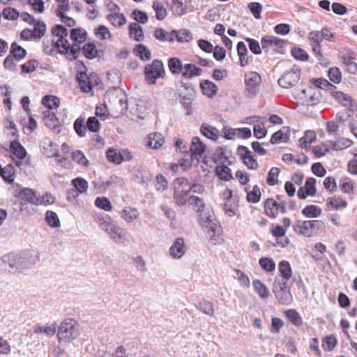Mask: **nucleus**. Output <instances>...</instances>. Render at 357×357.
Wrapping results in <instances>:
<instances>
[{
    "mask_svg": "<svg viewBox=\"0 0 357 357\" xmlns=\"http://www.w3.org/2000/svg\"><path fill=\"white\" fill-rule=\"evenodd\" d=\"M260 189L257 185H255L253 186L252 190L247 193L246 199L249 203L256 204L260 201Z\"/></svg>",
    "mask_w": 357,
    "mask_h": 357,
    "instance_id": "obj_50",
    "label": "nucleus"
},
{
    "mask_svg": "<svg viewBox=\"0 0 357 357\" xmlns=\"http://www.w3.org/2000/svg\"><path fill=\"white\" fill-rule=\"evenodd\" d=\"M10 54L14 56L15 60L20 61L26 57L27 52L16 42H13L10 45Z\"/></svg>",
    "mask_w": 357,
    "mask_h": 357,
    "instance_id": "obj_30",
    "label": "nucleus"
},
{
    "mask_svg": "<svg viewBox=\"0 0 357 357\" xmlns=\"http://www.w3.org/2000/svg\"><path fill=\"white\" fill-rule=\"evenodd\" d=\"M199 222L202 227L208 229L207 232L210 237L215 236L218 225L216 223L213 222L209 215H206V214L200 213Z\"/></svg>",
    "mask_w": 357,
    "mask_h": 357,
    "instance_id": "obj_16",
    "label": "nucleus"
},
{
    "mask_svg": "<svg viewBox=\"0 0 357 357\" xmlns=\"http://www.w3.org/2000/svg\"><path fill=\"white\" fill-rule=\"evenodd\" d=\"M39 63L36 59H31L26 63L21 65V73L23 74L33 72L38 67Z\"/></svg>",
    "mask_w": 357,
    "mask_h": 357,
    "instance_id": "obj_64",
    "label": "nucleus"
},
{
    "mask_svg": "<svg viewBox=\"0 0 357 357\" xmlns=\"http://www.w3.org/2000/svg\"><path fill=\"white\" fill-rule=\"evenodd\" d=\"M337 345V339L335 335H331L323 339L322 347L325 351H331Z\"/></svg>",
    "mask_w": 357,
    "mask_h": 357,
    "instance_id": "obj_61",
    "label": "nucleus"
},
{
    "mask_svg": "<svg viewBox=\"0 0 357 357\" xmlns=\"http://www.w3.org/2000/svg\"><path fill=\"white\" fill-rule=\"evenodd\" d=\"M3 264H8L9 271H22L33 266L39 261L38 253L34 250H24L20 252H10L0 259Z\"/></svg>",
    "mask_w": 357,
    "mask_h": 357,
    "instance_id": "obj_1",
    "label": "nucleus"
},
{
    "mask_svg": "<svg viewBox=\"0 0 357 357\" xmlns=\"http://www.w3.org/2000/svg\"><path fill=\"white\" fill-rule=\"evenodd\" d=\"M71 158L73 161H75V162L80 165L88 167L89 165V160H87L83 152L80 150L73 151L71 154Z\"/></svg>",
    "mask_w": 357,
    "mask_h": 357,
    "instance_id": "obj_55",
    "label": "nucleus"
},
{
    "mask_svg": "<svg viewBox=\"0 0 357 357\" xmlns=\"http://www.w3.org/2000/svg\"><path fill=\"white\" fill-rule=\"evenodd\" d=\"M82 52L87 59L92 60L100 57V53L102 51L98 50L94 43L88 42L82 47Z\"/></svg>",
    "mask_w": 357,
    "mask_h": 357,
    "instance_id": "obj_17",
    "label": "nucleus"
},
{
    "mask_svg": "<svg viewBox=\"0 0 357 357\" xmlns=\"http://www.w3.org/2000/svg\"><path fill=\"white\" fill-rule=\"evenodd\" d=\"M200 132L205 137L213 141H216L220 136V132L215 127L205 123L202 124Z\"/></svg>",
    "mask_w": 357,
    "mask_h": 357,
    "instance_id": "obj_24",
    "label": "nucleus"
},
{
    "mask_svg": "<svg viewBox=\"0 0 357 357\" xmlns=\"http://www.w3.org/2000/svg\"><path fill=\"white\" fill-rule=\"evenodd\" d=\"M72 185L75 187V188L79 192L84 193L88 189V182L83 178L77 177L73 178L71 181Z\"/></svg>",
    "mask_w": 357,
    "mask_h": 357,
    "instance_id": "obj_53",
    "label": "nucleus"
},
{
    "mask_svg": "<svg viewBox=\"0 0 357 357\" xmlns=\"http://www.w3.org/2000/svg\"><path fill=\"white\" fill-rule=\"evenodd\" d=\"M328 77L334 84H339L342 81V73L337 67H332L328 71Z\"/></svg>",
    "mask_w": 357,
    "mask_h": 357,
    "instance_id": "obj_59",
    "label": "nucleus"
},
{
    "mask_svg": "<svg viewBox=\"0 0 357 357\" xmlns=\"http://www.w3.org/2000/svg\"><path fill=\"white\" fill-rule=\"evenodd\" d=\"M17 196L21 199L20 202L38 206V195L34 189L22 188L19 190Z\"/></svg>",
    "mask_w": 357,
    "mask_h": 357,
    "instance_id": "obj_13",
    "label": "nucleus"
},
{
    "mask_svg": "<svg viewBox=\"0 0 357 357\" xmlns=\"http://www.w3.org/2000/svg\"><path fill=\"white\" fill-rule=\"evenodd\" d=\"M291 56L298 61H306L309 59L307 52L301 47H292L291 50Z\"/></svg>",
    "mask_w": 357,
    "mask_h": 357,
    "instance_id": "obj_47",
    "label": "nucleus"
},
{
    "mask_svg": "<svg viewBox=\"0 0 357 357\" xmlns=\"http://www.w3.org/2000/svg\"><path fill=\"white\" fill-rule=\"evenodd\" d=\"M285 314L289 321L294 326H300L303 324V319L296 310H288L286 311Z\"/></svg>",
    "mask_w": 357,
    "mask_h": 357,
    "instance_id": "obj_42",
    "label": "nucleus"
},
{
    "mask_svg": "<svg viewBox=\"0 0 357 357\" xmlns=\"http://www.w3.org/2000/svg\"><path fill=\"white\" fill-rule=\"evenodd\" d=\"M344 107H346L350 112H354L357 110L356 102L348 94L345 93L340 102Z\"/></svg>",
    "mask_w": 357,
    "mask_h": 357,
    "instance_id": "obj_56",
    "label": "nucleus"
},
{
    "mask_svg": "<svg viewBox=\"0 0 357 357\" xmlns=\"http://www.w3.org/2000/svg\"><path fill=\"white\" fill-rule=\"evenodd\" d=\"M70 38L73 42H76L78 39L80 42H85L87 39V33L82 28H74L70 31Z\"/></svg>",
    "mask_w": 357,
    "mask_h": 357,
    "instance_id": "obj_40",
    "label": "nucleus"
},
{
    "mask_svg": "<svg viewBox=\"0 0 357 357\" xmlns=\"http://www.w3.org/2000/svg\"><path fill=\"white\" fill-rule=\"evenodd\" d=\"M3 17L7 20H15L20 17V13L12 7L4 8L2 11Z\"/></svg>",
    "mask_w": 357,
    "mask_h": 357,
    "instance_id": "obj_60",
    "label": "nucleus"
},
{
    "mask_svg": "<svg viewBox=\"0 0 357 357\" xmlns=\"http://www.w3.org/2000/svg\"><path fill=\"white\" fill-rule=\"evenodd\" d=\"M0 176L6 183L13 184L14 183L15 176V168L13 165L12 164H8L3 167V170L1 171Z\"/></svg>",
    "mask_w": 357,
    "mask_h": 357,
    "instance_id": "obj_31",
    "label": "nucleus"
},
{
    "mask_svg": "<svg viewBox=\"0 0 357 357\" xmlns=\"http://www.w3.org/2000/svg\"><path fill=\"white\" fill-rule=\"evenodd\" d=\"M185 243L183 238H177L169 248L170 255L174 258H181L185 253Z\"/></svg>",
    "mask_w": 357,
    "mask_h": 357,
    "instance_id": "obj_19",
    "label": "nucleus"
},
{
    "mask_svg": "<svg viewBox=\"0 0 357 357\" xmlns=\"http://www.w3.org/2000/svg\"><path fill=\"white\" fill-rule=\"evenodd\" d=\"M206 145L200 140L199 137H194L192 139V144L190 146L189 157L192 160L195 158L197 162H199L198 157H201L205 152Z\"/></svg>",
    "mask_w": 357,
    "mask_h": 357,
    "instance_id": "obj_12",
    "label": "nucleus"
},
{
    "mask_svg": "<svg viewBox=\"0 0 357 357\" xmlns=\"http://www.w3.org/2000/svg\"><path fill=\"white\" fill-rule=\"evenodd\" d=\"M44 107L49 109L57 108L60 104V99L55 96L46 95L42 98L41 101Z\"/></svg>",
    "mask_w": 357,
    "mask_h": 357,
    "instance_id": "obj_39",
    "label": "nucleus"
},
{
    "mask_svg": "<svg viewBox=\"0 0 357 357\" xmlns=\"http://www.w3.org/2000/svg\"><path fill=\"white\" fill-rule=\"evenodd\" d=\"M101 227L115 243L119 244L124 243L125 236L123 229L116 223L112 221L110 218L104 220L101 222Z\"/></svg>",
    "mask_w": 357,
    "mask_h": 357,
    "instance_id": "obj_8",
    "label": "nucleus"
},
{
    "mask_svg": "<svg viewBox=\"0 0 357 357\" xmlns=\"http://www.w3.org/2000/svg\"><path fill=\"white\" fill-rule=\"evenodd\" d=\"M199 86L202 93L208 98H213L217 94L218 91V86L212 81L208 79L202 80Z\"/></svg>",
    "mask_w": 357,
    "mask_h": 357,
    "instance_id": "obj_18",
    "label": "nucleus"
},
{
    "mask_svg": "<svg viewBox=\"0 0 357 357\" xmlns=\"http://www.w3.org/2000/svg\"><path fill=\"white\" fill-rule=\"evenodd\" d=\"M261 82L260 75L254 71H250L245 75V91L248 96L255 97L259 91V86Z\"/></svg>",
    "mask_w": 357,
    "mask_h": 357,
    "instance_id": "obj_10",
    "label": "nucleus"
},
{
    "mask_svg": "<svg viewBox=\"0 0 357 357\" xmlns=\"http://www.w3.org/2000/svg\"><path fill=\"white\" fill-rule=\"evenodd\" d=\"M34 27L32 31L33 37L35 38L40 39L45 34L47 26L44 22L40 20H37L35 23H33Z\"/></svg>",
    "mask_w": 357,
    "mask_h": 357,
    "instance_id": "obj_43",
    "label": "nucleus"
},
{
    "mask_svg": "<svg viewBox=\"0 0 357 357\" xmlns=\"http://www.w3.org/2000/svg\"><path fill=\"white\" fill-rule=\"evenodd\" d=\"M155 12V17L158 20H163L167 16V10L159 2L154 1L152 6Z\"/></svg>",
    "mask_w": 357,
    "mask_h": 357,
    "instance_id": "obj_63",
    "label": "nucleus"
},
{
    "mask_svg": "<svg viewBox=\"0 0 357 357\" xmlns=\"http://www.w3.org/2000/svg\"><path fill=\"white\" fill-rule=\"evenodd\" d=\"M106 157L109 162L116 165H120L123 162L121 151H118L114 148L107 149L106 151Z\"/></svg>",
    "mask_w": 357,
    "mask_h": 357,
    "instance_id": "obj_38",
    "label": "nucleus"
},
{
    "mask_svg": "<svg viewBox=\"0 0 357 357\" xmlns=\"http://www.w3.org/2000/svg\"><path fill=\"white\" fill-rule=\"evenodd\" d=\"M215 173L218 177L222 181H229L233 179L231 170L226 165L218 166L215 168Z\"/></svg>",
    "mask_w": 357,
    "mask_h": 357,
    "instance_id": "obj_37",
    "label": "nucleus"
},
{
    "mask_svg": "<svg viewBox=\"0 0 357 357\" xmlns=\"http://www.w3.org/2000/svg\"><path fill=\"white\" fill-rule=\"evenodd\" d=\"M323 225L324 222L319 220H296L293 225V230L298 234L305 237H311L319 231Z\"/></svg>",
    "mask_w": 357,
    "mask_h": 357,
    "instance_id": "obj_5",
    "label": "nucleus"
},
{
    "mask_svg": "<svg viewBox=\"0 0 357 357\" xmlns=\"http://www.w3.org/2000/svg\"><path fill=\"white\" fill-rule=\"evenodd\" d=\"M43 119L45 125L56 133L60 132L59 121L56 114L53 112L46 110L43 112Z\"/></svg>",
    "mask_w": 357,
    "mask_h": 357,
    "instance_id": "obj_14",
    "label": "nucleus"
},
{
    "mask_svg": "<svg viewBox=\"0 0 357 357\" xmlns=\"http://www.w3.org/2000/svg\"><path fill=\"white\" fill-rule=\"evenodd\" d=\"M169 96H168L170 98V96H172V100H177L178 98L180 99V102L183 107L184 109H186V114L190 116L193 112V109L192 107V101L193 99V94H191L190 93H188L187 96H182L180 93H178L175 92L174 90L169 89L167 91Z\"/></svg>",
    "mask_w": 357,
    "mask_h": 357,
    "instance_id": "obj_11",
    "label": "nucleus"
},
{
    "mask_svg": "<svg viewBox=\"0 0 357 357\" xmlns=\"http://www.w3.org/2000/svg\"><path fill=\"white\" fill-rule=\"evenodd\" d=\"M95 205L105 211H110L112 208V204L108 198L107 197H97L95 199Z\"/></svg>",
    "mask_w": 357,
    "mask_h": 357,
    "instance_id": "obj_62",
    "label": "nucleus"
},
{
    "mask_svg": "<svg viewBox=\"0 0 357 357\" xmlns=\"http://www.w3.org/2000/svg\"><path fill=\"white\" fill-rule=\"evenodd\" d=\"M107 20L109 21L111 24L114 26H116V24H115V20H118L117 25L119 26H122L126 23V18L123 13H110L107 15Z\"/></svg>",
    "mask_w": 357,
    "mask_h": 357,
    "instance_id": "obj_48",
    "label": "nucleus"
},
{
    "mask_svg": "<svg viewBox=\"0 0 357 357\" xmlns=\"http://www.w3.org/2000/svg\"><path fill=\"white\" fill-rule=\"evenodd\" d=\"M144 73L146 82L149 85L155 84L159 78L164 79L166 75L162 61L158 59L145 66Z\"/></svg>",
    "mask_w": 357,
    "mask_h": 357,
    "instance_id": "obj_3",
    "label": "nucleus"
},
{
    "mask_svg": "<svg viewBox=\"0 0 357 357\" xmlns=\"http://www.w3.org/2000/svg\"><path fill=\"white\" fill-rule=\"evenodd\" d=\"M33 329L34 333H44L47 337H52L56 333V326L54 324L51 326H41L37 324L33 326Z\"/></svg>",
    "mask_w": 357,
    "mask_h": 357,
    "instance_id": "obj_28",
    "label": "nucleus"
},
{
    "mask_svg": "<svg viewBox=\"0 0 357 357\" xmlns=\"http://www.w3.org/2000/svg\"><path fill=\"white\" fill-rule=\"evenodd\" d=\"M328 206H331L333 208L338 210L341 208H346L347 202L341 197H332L327 201Z\"/></svg>",
    "mask_w": 357,
    "mask_h": 357,
    "instance_id": "obj_51",
    "label": "nucleus"
},
{
    "mask_svg": "<svg viewBox=\"0 0 357 357\" xmlns=\"http://www.w3.org/2000/svg\"><path fill=\"white\" fill-rule=\"evenodd\" d=\"M45 222L51 227H60L61 222L57 214L52 211H47L45 213Z\"/></svg>",
    "mask_w": 357,
    "mask_h": 357,
    "instance_id": "obj_44",
    "label": "nucleus"
},
{
    "mask_svg": "<svg viewBox=\"0 0 357 357\" xmlns=\"http://www.w3.org/2000/svg\"><path fill=\"white\" fill-rule=\"evenodd\" d=\"M167 66L170 73L172 75L182 74L183 66L181 61L178 57H171L167 61Z\"/></svg>",
    "mask_w": 357,
    "mask_h": 357,
    "instance_id": "obj_26",
    "label": "nucleus"
},
{
    "mask_svg": "<svg viewBox=\"0 0 357 357\" xmlns=\"http://www.w3.org/2000/svg\"><path fill=\"white\" fill-rule=\"evenodd\" d=\"M329 143L331 144V149L333 150L340 151L351 146L353 141L348 138L342 137L337 141L331 140Z\"/></svg>",
    "mask_w": 357,
    "mask_h": 357,
    "instance_id": "obj_34",
    "label": "nucleus"
},
{
    "mask_svg": "<svg viewBox=\"0 0 357 357\" xmlns=\"http://www.w3.org/2000/svg\"><path fill=\"white\" fill-rule=\"evenodd\" d=\"M171 35H175L176 40L180 43H189L192 40V33L186 29L172 30Z\"/></svg>",
    "mask_w": 357,
    "mask_h": 357,
    "instance_id": "obj_23",
    "label": "nucleus"
},
{
    "mask_svg": "<svg viewBox=\"0 0 357 357\" xmlns=\"http://www.w3.org/2000/svg\"><path fill=\"white\" fill-rule=\"evenodd\" d=\"M245 40L248 43L249 49L252 53L255 55L261 54L263 49L260 47L258 40L248 37L245 38Z\"/></svg>",
    "mask_w": 357,
    "mask_h": 357,
    "instance_id": "obj_57",
    "label": "nucleus"
},
{
    "mask_svg": "<svg viewBox=\"0 0 357 357\" xmlns=\"http://www.w3.org/2000/svg\"><path fill=\"white\" fill-rule=\"evenodd\" d=\"M287 203L284 201L278 202L273 198H268L264 202L265 214L272 219L276 218L278 213L284 214L287 212Z\"/></svg>",
    "mask_w": 357,
    "mask_h": 357,
    "instance_id": "obj_9",
    "label": "nucleus"
},
{
    "mask_svg": "<svg viewBox=\"0 0 357 357\" xmlns=\"http://www.w3.org/2000/svg\"><path fill=\"white\" fill-rule=\"evenodd\" d=\"M9 149L17 159L23 160L26 157L27 152L25 148L17 140L10 142Z\"/></svg>",
    "mask_w": 357,
    "mask_h": 357,
    "instance_id": "obj_21",
    "label": "nucleus"
},
{
    "mask_svg": "<svg viewBox=\"0 0 357 357\" xmlns=\"http://www.w3.org/2000/svg\"><path fill=\"white\" fill-rule=\"evenodd\" d=\"M133 52L139 57L142 61H149L151 58V52L144 44L139 43L135 45Z\"/></svg>",
    "mask_w": 357,
    "mask_h": 357,
    "instance_id": "obj_29",
    "label": "nucleus"
},
{
    "mask_svg": "<svg viewBox=\"0 0 357 357\" xmlns=\"http://www.w3.org/2000/svg\"><path fill=\"white\" fill-rule=\"evenodd\" d=\"M280 172V169L278 167H272L268 173L266 178V182L268 185L271 186L275 185L276 183H278V177L279 176V174Z\"/></svg>",
    "mask_w": 357,
    "mask_h": 357,
    "instance_id": "obj_58",
    "label": "nucleus"
},
{
    "mask_svg": "<svg viewBox=\"0 0 357 357\" xmlns=\"http://www.w3.org/2000/svg\"><path fill=\"white\" fill-rule=\"evenodd\" d=\"M79 335V324L74 319L68 318L61 322L56 333L59 343H70Z\"/></svg>",
    "mask_w": 357,
    "mask_h": 357,
    "instance_id": "obj_2",
    "label": "nucleus"
},
{
    "mask_svg": "<svg viewBox=\"0 0 357 357\" xmlns=\"http://www.w3.org/2000/svg\"><path fill=\"white\" fill-rule=\"evenodd\" d=\"M149 138L147 146L153 149L160 148L165 142V139L160 133H151L149 135Z\"/></svg>",
    "mask_w": 357,
    "mask_h": 357,
    "instance_id": "obj_32",
    "label": "nucleus"
},
{
    "mask_svg": "<svg viewBox=\"0 0 357 357\" xmlns=\"http://www.w3.org/2000/svg\"><path fill=\"white\" fill-rule=\"evenodd\" d=\"M203 73L202 68L192 63H186L183 66L182 76L185 79H191L194 77L200 76Z\"/></svg>",
    "mask_w": 357,
    "mask_h": 357,
    "instance_id": "obj_20",
    "label": "nucleus"
},
{
    "mask_svg": "<svg viewBox=\"0 0 357 357\" xmlns=\"http://www.w3.org/2000/svg\"><path fill=\"white\" fill-rule=\"evenodd\" d=\"M129 36L135 41H142L144 38L142 27L135 22L130 23L129 24Z\"/></svg>",
    "mask_w": 357,
    "mask_h": 357,
    "instance_id": "obj_25",
    "label": "nucleus"
},
{
    "mask_svg": "<svg viewBox=\"0 0 357 357\" xmlns=\"http://www.w3.org/2000/svg\"><path fill=\"white\" fill-rule=\"evenodd\" d=\"M287 132H289L287 130ZM288 132L284 133L282 130H278L274 132L270 139V143L272 144H276L282 142H286L289 139Z\"/></svg>",
    "mask_w": 357,
    "mask_h": 357,
    "instance_id": "obj_54",
    "label": "nucleus"
},
{
    "mask_svg": "<svg viewBox=\"0 0 357 357\" xmlns=\"http://www.w3.org/2000/svg\"><path fill=\"white\" fill-rule=\"evenodd\" d=\"M272 291L279 304L287 305L293 301L290 287L287 285V282L281 278H275Z\"/></svg>",
    "mask_w": 357,
    "mask_h": 357,
    "instance_id": "obj_4",
    "label": "nucleus"
},
{
    "mask_svg": "<svg viewBox=\"0 0 357 357\" xmlns=\"http://www.w3.org/2000/svg\"><path fill=\"white\" fill-rule=\"evenodd\" d=\"M171 10L174 16L181 17L187 13V6L180 0H172Z\"/></svg>",
    "mask_w": 357,
    "mask_h": 357,
    "instance_id": "obj_36",
    "label": "nucleus"
},
{
    "mask_svg": "<svg viewBox=\"0 0 357 357\" xmlns=\"http://www.w3.org/2000/svg\"><path fill=\"white\" fill-rule=\"evenodd\" d=\"M301 77V68L294 65L289 70L285 71L278 79V85L284 89L295 86Z\"/></svg>",
    "mask_w": 357,
    "mask_h": 357,
    "instance_id": "obj_7",
    "label": "nucleus"
},
{
    "mask_svg": "<svg viewBox=\"0 0 357 357\" xmlns=\"http://www.w3.org/2000/svg\"><path fill=\"white\" fill-rule=\"evenodd\" d=\"M197 307L199 310L208 316H213L214 310L213 303L210 301L203 300L198 303Z\"/></svg>",
    "mask_w": 357,
    "mask_h": 357,
    "instance_id": "obj_45",
    "label": "nucleus"
},
{
    "mask_svg": "<svg viewBox=\"0 0 357 357\" xmlns=\"http://www.w3.org/2000/svg\"><path fill=\"white\" fill-rule=\"evenodd\" d=\"M252 286L255 291L261 298H266L269 296V291L266 286L259 280L252 281Z\"/></svg>",
    "mask_w": 357,
    "mask_h": 357,
    "instance_id": "obj_35",
    "label": "nucleus"
},
{
    "mask_svg": "<svg viewBox=\"0 0 357 357\" xmlns=\"http://www.w3.org/2000/svg\"><path fill=\"white\" fill-rule=\"evenodd\" d=\"M99 77L96 73L87 74L86 70H77L76 81L78 82L82 92L89 93L93 90L95 85H98Z\"/></svg>",
    "mask_w": 357,
    "mask_h": 357,
    "instance_id": "obj_6",
    "label": "nucleus"
},
{
    "mask_svg": "<svg viewBox=\"0 0 357 357\" xmlns=\"http://www.w3.org/2000/svg\"><path fill=\"white\" fill-rule=\"evenodd\" d=\"M302 215L307 218H316L321 215V209L316 205H307L301 211Z\"/></svg>",
    "mask_w": 357,
    "mask_h": 357,
    "instance_id": "obj_33",
    "label": "nucleus"
},
{
    "mask_svg": "<svg viewBox=\"0 0 357 357\" xmlns=\"http://www.w3.org/2000/svg\"><path fill=\"white\" fill-rule=\"evenodd\" d=\"M261 268L267 272H272L275 269V263L273 259L269 257H261L259 260Z\"/></svg>",
    "mask_w": 357,
    "mask_h": 357,
    "instance_id": "obj_49",
    "label": "nucleus"
},
{
    "mask_svg": "<svg viewBox=\"0 0 357 357\" xmlns=\"http://www.w3.org/2000/svg\"><path fill=\"white\" fill-rule=\"evenodd\" d=\"M188 200L190 205L194 206V208L197 213L203 212L205 208V204L202 199L197 196L192 195L190 196Z\"/></svg>",
    "mask_w": 357,
    "mask_h": 357,
    "instance_id": "obj_52",
    "label": "nucleus"
},
{
    "mask_svg": "<svg viewBox=\"0 0 357 357\" xmlns=\"http://www.w3.org/2000/svg\"><path fill=\"white\" fill-rule=\"evenodd\" d=\"M212 159L215 163L220 162L224 164L226 161H227L228 158L225 155V148L222 146H218L216 148L213 155Z\"/></svg>",
    "mask_w": 357,
    "mask_h": 357,
    "instance_id": "obj_46",
    "label": "nucleus"
},
{
    "mask_svg": "<svg viewBox=\"0 0 357 357\" xmlns=\"http://www.w3.org/2000/svg\"><path fill=\"white\" fill-rule=\"evenodd\" d=\"M343 63L347 67V71L349 73L354 74L357 71V63L353 61L355 59L354 52H351L348 56H344L342 57Z\"/></svg>",
    "mask_w": 357,
    "mask_h": 357,
    "instance_id": "obj_41",
    "label": "nucleus"
},
{
    "mask_svg": "<svg viewBox=\"0 0 357 357\" xmlns=\"http://www.w3.org/2000/svg\"><path fill=\"white\" fill-rule=\"evenodd\" d=\"M278 271L283 281L287 282L292 276V268L288 261L282 260L278 264Z\"/></svg>",
    "mask_w": 357,
    "mask_h": 357,
    "instance_id": "obj_27",
    "label": "nucleus"
},
{
    "mask_svg": "<svg viewBox=\"0 0 357 357\" xmlns=\"http://www.w3.org/2000/svg\"><path fill=\"white\" fill-rule=\"evenodd\" d=\"M174 190H176L178 192H190L192 190V185L186 178H176L173 181Z\"/></svg>",
    "mask_w": 357,
    "mask_h": 357,
    "instance_id": "obj_22",
    "label": "nucleus"
},
{
    "mask_svg": "<svg viewBox=\"0 0 357 357\" xmlns=\"http://www.w3.org/2000/svg\"><path fill=\"white\" fill-rule=\"evenodd\" d=\"M285 44L284 40L273 36H265L261 39V47L265 53L268 52L269 47L273 45L282 48Z\"/></svg>",
    "mask_w": 357,
    "mask_h": 357,
    "instance_id": "obj_15",
    "label": "nucleus"
}]
</instances>
